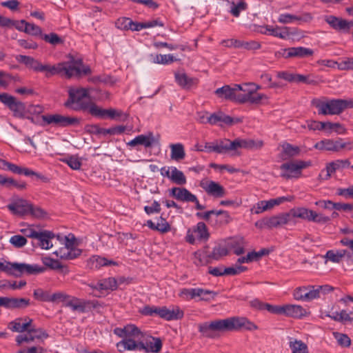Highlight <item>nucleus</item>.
Masks as SVG:
<instances>
[{
    "label": "nucleus",
    "mask_w": 353,
    "mask_h": 353,
    "mask_svg": "<svg viewBox=\"0 0 353 353\" xmlns=\"http://www.w3.org/2000/svg\"><path fill=\"white\" fill-rule=\"evenodd\" d=\"M252 331L258 329L256 325L244 317L234 316L211 322H205L198 325L201 335L207 338H215L218 332L238 330L241 329Z\"/></svg>",
    "instance_id": "nucleus-1"
},
{
    "label": "nucleus",
    "mask_w": 353,
    "mask_h": 353,
    "mask_svg": "<svg viewBox=\"0 0 353 353\" xmlns=\"http://www.w3.org/2000/svg\"><path fill=\"white\" fill-rule=\"evenodd\" d=\"M312 104L319 114L339 115L345 109L353 108V99H315Z\"/></svg>",
    "instance_id": "nucleus-2"
},
{
    "label": "nucleus",
    "mask_w": 353,
    "mask_h": 353,
    "mask_svg": "<svg viewBox=\"0 0 353 353\" xmlns=\"http://www.w3.org/2000/svg\"><path fill=\"white\" fill-rule=\"evenodd\" d=\"M117 347L120 352L139 350L145 353H158L162 348V341L159 338L148 336L145 341H134L129 339L124 342H119Z\"/></svg>",
    "instance_id": "nucleus-3"
},
{
    "label": "nucleus",
    "mask_w": 353,
    "mask_h": 353,
    "mask_svg": "<svg viewBox=\"0 0 353 353\" xmlns=\"http://www.w3.org/2000/svg\"><path fill=\"white\" fill-rule=\"evenodd\" d=\"M68 99L65 103L66 107L74 110H88L90 112L92 103L90 102L88 92L83 88H71L68 90Z\"/></svg>",
    "instance_id": "nucleus-4"
},
{
    "label": "nucleus",
    "mask_w": 353,
    "mask_h": 353,
    "mask_svg": "<svg viewBox=\"0 0 353 353\" xmlns=\"http://www.w3.org/2000/svg\"><path fill=\"white\" fill-rule=\"evenodd\" d=\"M0 270L14 276H21L22 274H36L44 272L45 268L38 265L26 263H10L8 261L0 262Z\"/></svg>",
    "instance_id": "nucleus-5"
},
{
    "label": "nucleus",
    "mask_w": 353,
    "mask_h": 353,
    "mask_svg": "<svg viewBox=\"0 0 353 353\" xmlns=\"http://www.w3.org/2000/svg\"><path fill=\"white\" fill-rule=\"evenodd\" d=\"M52 303H62L63 306L70 307L72 311L85 312V302L77 297L69 295L64 292L58 291L52 294Z\"/></svg>",
    "instance_id": "nucleus-6"
},
{
    "label": "nucleus",
    "mask_w": 353,
    "mask_h": 353,
    "mask_svg": "<svg viewBox=\"0 0 353 353\" xmlns=\"http://www.w3.org/2000/svg\"><path fill=\"white\" fill-rule=\"evenodd\" d=\"M292 216L291 211L289 212L281 213L270 217H264L255 222L254 225L260 230L265 228L272 229L281 227L288 224L292 221Z\"/></svg>",
    "instance_id": "nucleus-7"
},
{
    "label": "nucleus",
    "mask_w": 353,
    "mask_h": 353,
    "mask_svg": "<svg viewBox=\"0 0 353 353\" xmlns=\"http://www.w3.org/2000/svg\"><path fill=\"white\" fill-rule=\"evenodd\" d=\"M312 165L310 161H305L297 160L283 163L280 166L281 176L286 179L299 178L301 174V170Z\"/></svg>",
    "instance_id": "nucleus-8"
},
{
    "label": "nucleus",
    "mask_w": 353,
    "mask_h": 353,
    "mask_svg": "<svg viewBox=\"0 0 353 353\" xmlns=\"http://www.w3.org/2000/svg\"><path fill=\"white\" fill-rule=\"evenodd\" d=\"M290 211L292 218H299L319 224H325L330 221L329 216L306 208H292Z\"/></svg>",
    "instance_id": "nucleus-9"
},
{
    "label": "nucleus",
    "mask_w": 353,
    "mask_h": 353,
    "mask_svg": "<svg viewBox=\"0 0 353 353\" xmlns=\"http://www.w3.org/2000/svg\"><path fill=\"white\" fill-rule=\"evenodd\" d=\"M43 125H53L55 127L65 128L75 126L79 124L80 121L77 117L63 116L59 114H45L41 116Z\"/></svg>",
    "instance_id": "nucleus-10"
},
{
    "label": "nucleus",
    "mask_w": 353,
    "mask_h": 353,
    "mask_svg": "<svg viewBox=\"0 0 353 353\" xmlns=\"http://www.w3.org/2000/svg\"><path fill=\"white\" fill-rule=\"evenodd\" d=\"M225 143L226 152L230 151H236L239 148L259 149L263 145L262 141H254L253 139H236L233 141H230V139H225Z\"/></svg>",
    "instance_id": "nucleus-11"
},
{
    "label": "nucleus",
    "mask_w": 353,
    "mask_h": 353,
    "mask_svg": "<svg viewBox=\"0 0 353 353\" xmlns=\"http://www.w3.org/2000/svg\"><path fill=\"white\" fill-rule=\"evenodd\" d=\"M59 68H60V74H64L68 78L90 72V68L83 66L80 61L59 63Z\"/></svg>",
    "instance_id": "nucleus-12"
},
{
    "label": "nucleus",
    "mask_w": 353,
    "mask_h": 353,
    "mask_svg": "<svg viewBox=\"0 0 353 353\" xmlns=\"http://www.w3.org/2000/svg\"><path fill=\"white\" fill-rule=\"evenodd\" d=\"M208 121L210 125H218L223 127L224 125H232L235 123H241L243 120L241 118H232L221 111H218L210 114Z\"/></svg>",
    "instance_id": "nucleus-13"
},
{
    "label": "nucleus",
    "mask_w": 353,
    "mask_h": 353,
    "mask_svg": "<svg viewBox=\"0 0 353 353\" xmlns=\"http://www.w3.org/2000/svg\"><path fill=\"white\" fill-rule=\"evenodd\" d=\"M268 97L266 94L252 91L251 90H244V94H240V97L237 99L239 103H250L251 105H259L263 103V101H267Z\"/></svg>",
    "instance_id": "nucleus-14"
},
{
    "label": "nucleus",
    "mask_w": 353,
    "mask_h": 353,
    "mask_svg": "<svg viewBox=\"0 0 353 353\" xmlns=\"http://www.w3.org/2000/svg\"><path fill=\"white\" fill-rule=\"evenodd\" d=\"M324 21L334 30L338 32L348 33L353 22L348 21L334 15L324 16Z\"/></svg>",
    "instance_id": "nucleus-15"
},
{
    "label": "nucleus",
    "mask_w": 353,
    "mask_h": 353,
    "mask_svg": "<svg viewBox=\"0 0 353 353\" xmlns=\"http://www.w3.org/2000/svg\"><path fill=\"white\" fill-rule=\"evenodd\" d=\"M195 149L199 152L226 153L225 139L216 140L213 142H205L204 144L196 143Z\"/></svg>",
    "instance_id": "nucleus-16"
},
{
    "label": "nucleus",
    "mask_w": 353,
    "mask_h": 353,
    "mask_svg": "<svg viewBox=\"0 0 353 353\" xmlns=\"http://www.w3.org/2000/svg\"><path fill=\"white\" fill-rule=\"evenodd\" d=\"M90 114H92V116L101 119L105 117L115 119L117 117H123V118L122 119L123 121L125 120V119L128 117L127 114H123L121 111H118L112 108L103 109L95 104H92V105L90 107Z\"/></svg>",
    "instance_id": "nucleus-17"
},
{
    "label": "nucleus",
    "mask_w": 353,
    "mask_h": 353,
    "mask_svg": "<svg viewBox=\"0 0 353 353\" xmlns=\"http://www.w3.org/2000/svg\"><path fill=\"white\" fill-rule=\"evenodd\" d=\"M200 185L208 195L213 197L221 198L226 194L225 188L214 181H201Z\"/></svg>",
    "instance_id": "nucleus-18"
},
{
    "label": "nucleus",
    "mask_w": 353,
    "mask_h": 353,
    "mask_svg": "<svg viewBox=\"0 0 353 353\" xmlns=\"http://www.w3.org/2000/svg\"><path fill=\"white\" fill-rule=\"evenodd\" d=\"M283 50L282 56L285 59L289 58H299L303 59L307 57L312 56L314 51L307 48L299 46L285 48Z\"/></svg>",
    "instance_id": "nucleus-19"
},
{
    "label": "nucleus",
    "mask_w": 353,
    "mask_h": 353,
    "mask_svg": "<svg viewBox=\"0 0 353 353\" xmlns=\"http://www.w3.org/2000/svg\"><path fill=\"white\" fill-rule=\"evenodd\" d=\"M184 316V312L177 305H172L170 307H160L159 316L166 321L181 319Z\"/></svg>",
    "instance_id": "nucleus-20"
},
{
    "label": "nucleus",
    "mask_w": 353,
    "mask_h": 353,
    "mask_svg": "<svg viewBox=\"0 0 353 353\" xmlns=\"http://www.w3.org/2000/svg\"><path fill=\"white\" fill-rule=\"evenodd\" d=\"M14 214L24 216L29 214L30 203L25 199L17 198L7 205Z\"/></svg>",
    "instance_id": "nucleus-21"
},
{
    "label": "nucleus",
    "mask_w": 353,
    "mask_h": 353,
    "mask_svg": "<svg viewBox=\"0 0 353 353\" xmlns=\"http://www.w3.org/2000/svg\"><path fill=\"white\" fill-rule=\"evenodd\" d=\"M344 146L345 145L342 144V139H339L336 141H333L332 139L322 140L317 142L314 145V148L320 150L338 152L343 149Z\"/></svg>",
    "instance_id": "nucleus-22"
},
{
    "label": "nucleus",
    "mask_w": 353,
    "mask_h": 353,
    "mask_svg": "<svg viewBox=\"0 0 353 353\" xmlns=\"http://www.w3.org/2000/svg\"><path fill=\"white\" fill-rule=\"evenodd\" d=\"M170 195L176 200L183 202H191L196 201V195L192 194L185 188H172L170 190Z\"/></svg>",
    "instance_id": "nucleus-23"
},
{
    "label": "nucleus",
    "mask_w": 353,
    "mask_h": 353,
    "mask_svg": "<svg viewBox=\"0 0 353 353\" xmlns=\"http://www.w3.org/2000/svg\"><path fill=\"white\" fill-rule=\"evenodd\" d=\"M88 286L97 290H115L117 288V281L113 277L101 279L96 283H91Z\"/></svg>",
    "instance_id": "nucleus-24"
},
{
    "label": "nucleus",
    "mask_w": 353,
    "mask_h": 353,
    "mask_svg": "<svg viewBox=\"0 0 353 353\" xmlns=\"http://www.w3.org/2000/svg\"><path fill=\"white\" fill-rule=\"evenodd\" d=\"M32 320L29 317L18 318L8 324V328L12 332H23L32 326Z\"/></svg>",
    "instance_id": "nucleus-25"
},
{
    "label": "nucleus",
    "mask_w": 353,
    "mask_h": 353,
    "mask_svg": "<svg viewBox=\"0 0 353 353\" xmlns=\"http://www.w3.org/2000/svg\"><path fill=\"white\" fill-rule=\"evenodd\" d=\"M54 234L49 230L39 231L37 240L38 245L45 250H49L53 246L52 240L54 239Z\"/></svg>",
    "instance_id": "nucleus-26"
},
{
    "label": "nucleus",
    "mask_w": 353,
    "mask_h": 353,
    "mask_svg": "<svg viewBox=\"0 0 353 353\" xmlns=\"http://www.w3.org/2000/svg\"><path fill=\"white\" fill-rule=\"evenodd\" d=\"M154 142V137L152 132L148 135L140 134L128 142L126 144L130 147H135L138 145H143L145 148H150Z\"/></svg>",
    "instance_id": "nucleus-27"
},
{
    "label": "nucleus",
    "mask_w": 353,
    "mask_h": 353,
    "mask_svg": "<svg viewBox=\"0 0 353 353\" xmlns=\"http://www.w3.org/2000/svg\"><path fill=\"white\" fill-rule=\"evenodd\" d=\"M245 241L242 236H234L231 238L228 241V247L229 249L233 250L234 253L236 255H241L244 253Z\"/></svg>",
    "instance_id": "nucleus-28"
},
{
    "label": "nucleus",
    "mask_w": 353,
    "mask_h": 353,
    "mask_svg": "<svg viewBox=\"0 0 353 353\" xmlns=\"http://www.w3.org/2000/svg\"><path fill=\"white\" fill-rule=\"evenodd\" d=\"M174 78L178 85L185 89H189L192 85L197 83L196 79L189 77L185 72H175Z\"/></svg>",
    "instance_id": "nucleus-29"
},
{
    "label": "nucleus",
    "mask_w": 353,
    "mask_h": 353,
    "mask_svg": "<svg viewBox=\"0 0 353 353\" xmlns=\"http://www.w3.org/2000/svg\"><path fill=\"white\" fill-rule=\"evenodd\" d=\"M312 19V15L310 13H305L302 17L297 15L285 13L279 15L278 21L281 23H290L294 21H309Z\"/></svg>",
    "instance_id": "nucleus-30"
},
{
    "label": "nucleus",
    "mask_w": 353,
    "mask_h": 353,
    "mask_svg": "<svg viewBox=\"0 0 353 353\" xmlns=\"http://www.w3.org/2000/svg\"><path fill=\"white\" fill-rule=\"evenodd\" d=\"M214 93L219 97L224 98L236 103L237 99L240 97V94H234V89H232V88L228 85L216 89Z\"/></svg>",
    "instance_id": "nucleus-31"
},
{
    "label": "nucleus",
    "mask_w": 353,
    "mask_h": 353,
    "mask_svg": "<svg viewBox=\"0 0 353 353\" xmlns=\"http://www.w3.org/2000/svg\"><path fill=\"white\" fill-rule=\"evenodd\" d=\"M306 314V310L299 305H285L284 315L300 319Z\"/></svg>",
    "instance_id": "nucleus-32"
},
{
    "label": "nucleus",
    "mask_w": 353,
    "mask_h": 353,
    "mask_svg": "<svg viewBox=\"0 0 353 353\" xmlns=\"http://www.w3.org/2000/svg\"><path fill=\"white\" fill-rule=\"evenodd\" d=\"M34 72H43L46 77L60 74L59 63L57 65L42 64L39 61Z\"/></svg>",
    "instance_id": "nucleus-33"
},
{
    "label": "nucleus",
    "mask_w": 353,
    "mask_h": 353,
    "mask_svg": "<svg viewBox=\"0 0 353 353\" xmlns=\"http://www.w3.org/2000/svg\"><path fill=\"white\" fill-rule=\"evenodd\" d=\"M115 264L116 263L114 261H109L105 258L97 255L92 256L87 262V265L90 269H99L103 266Z\"/></svg>",
    "instance_id": "nucleus-34"
},
{
    "label": "nucleus",
    "mask_w": 353,
    "mask_h": 353,
    "mask_svg": "<svg viewBox=\"0 0 353 353\" xmlns=\"http://www.w3.org/2000/svg\"><path fill=\"white\" fill-rule=\"evenodd\" d=\"M54 254L62 259L72 260L80 256L81 250H69L68 248L63 246L54 251Z\"/></svg>",
    "instance_id": "nucleus-35"
},
{
    "label": "nucleus",
    "mask_w": 353,
    "mask_h": 353,
    "mask_svg": "<svg viewBox=\"0 0 353 353\" xmlns=\"http://www.w3.org/2000/svg\"><path fill=\"white\" fill-rule=\"evenodd\" d=\"M259 32L263 34H269L281 39H285L288 36V32L279 27L273 28L270 26L261 27Z\"/></svg>",
    "instance_id": "nucleus-36"
},
{
    "label": "nucleus",
    "mask_w": 353,
    "mask_h": 353,
    "mask_svg": "<svg viewBox=\"0 0 353 353\" xmlns=\"http://www.w3.org/2000/svg\"><path fill=\"white\" fill-rule=\"evenodd\" d=\"M126 338L123 339L121 342H124L127 340L131 339L134 341H140L143 334L140 330L132 324H129L125 326Z\"/></svg>",
    "instance_id": "nucleus-37"
},
{
    "label": "nucleus",
    "mask_w": 353,
    "mask_h": 353,
    "mask_svg": "<svg viewBox=\"0 0 353 353\" xmlns=\"http://www.w3.org/2000/svg\"><path fill=\"white\" fill-rule=\"evenodd\" d=\"M346 250H330L326 252L324 257L327 261H330L332 263H340L344 258L346 259Z\"/></svg>",
    "instance_id": "nucleus-38"
},
{
    "label": "nucleus",
    "mask_w": 353,
    "mask_h": 353,
    "mask_svg": "<svg viewBox=\"0 0 353 353\" xmlns=\"http://www.w3.org/2000/svg\"><path fill=\"white\" fill-rule=\"evenodd\" d=\"M43 263L52 270H61L63 274H68L69 270L68 267L63 265L58 260L51 257L46 256L42 258Z\"/></svg>",
    "instance_id": "nucleus-39"
},
{
    "label": "nucleus",
    "mask_w": 353,
    "mask_h": 353,
    "mask_svg": "<svg viewBox=\"0 0 353 353\" xmlns=\"http://www.w3.org/2000/svg\"><path fill=\"white\" fill-rule=\"evenodd\" d=\"M289 347L292 353H309L307 345L301 340L291 338Z\"/></svg>",
    "instance_id": "nucleus-40"
},
{
    "label": "nucleus",
    "mask_w": 353,
    "mask_h": 353,
    "mask_svg": "<svg viewBox=\"0 0 353 353\" xmlns=\"http://www.w3.org/2000/svg\"><path fill=\"white\" fill-rule=\"evenodd\" d=\"M8 170L14 174H23L27 176H36L39 178L41 177L40 174H39L36 172H34L32 170H30L27 168L20 167V166H19L16 164L12 163H10V164Z\"/></svg>",
    "instance_id": "nucleus-41"
},
{
    "label": "nucleus",
    "mask_w": 353,
    "mask_h": 353,
    "mask_svg": "<svg viewBox=\"0 0 353 353\" xmlns=\"http://www.w3.org/2000/svg\"><path fill=\"white\" fill-rule=\"evenodd\" d=\"M0 185H5L8 188L15 187L19 190L25 189L26 183L25 182H18L12 178H8L0 174Z\"/></svg>",
    "instance_id": "nucleus-42"
},
{
    "label": "nucleus",
    "mask_w": 353,
    "mask_h": 353,
    "mask_svg": "<svg viewBox=\"0 0 353 353\" xmlns=\"http://www.w3.org/2000/svg\"><path fill=\"white\" fill-rule=\"evenodd\" d=\"M195 294V299L199 298V301H209L213 299L217 293L210 290L197 288Z\"/></svg>",
    "instance_id": "nucleus-43"
},
{
    "label": "nucleus",
    "mask_w": 353,
    "mask_h": 353,
    "mask_svg": "<svg viewBox=\"0 0 353 353\" xmlns=\"http://www.w3.org/2000/svg\"><path fill=\"white\" fill-rule=\"evenodd\" d=\"M170 148L172 159L178 161L184 159L185 153L184 147L181 143L172 144Z\"/></svg>",
    "instance_id": "nucleus-44"
},
{
    "label": "nucleus",
    "mask_w": 353,
    "mask_h": 353,
    "mask_svg": "<svg viewBox=\"0 0 353 353\" xmlns=\"http://www.w3.org/2000/svg\"><path fill=\"white\" fill-rule=\"evenodd\" d=\"M30 305V299L25 298H10L8 309H23Z\"/></svg>",
    "instance_id": "nucleus-45"
},
{
    "label": "nucleus",
    "mask_w": 353,
    "mask_h": 353,
    "mask_svg": "<svg viewBox=\"0 0 353 353\" xmlns=\"http://www.w3.org/2000/svg\"><path fill=\"white\" fill-rule=\"evenodd\" d=\"M170 180L179 185H185L187 182L186 177L183 172L179 170L176 167L172 166Z\"/></svg>",
    "instance_id": "nucleus-46"
},
{
    "label": "nucleus",
    "mask_w": 353,
    "mask_h": 353,
    "mask_svg": "<svg viewBox=\"0 0 353 353\" xmlns=\"http://www.w3.org/2000/svg\"><path fill=\"white\" fill-rule=\"evenodd\" d=\"M16 60L21 63H23L29 68L35 71L39 61L32 57L19 54L16 56Z\"/></svg>",
    "instance_id": "nucleus-47"
},
{
    "label": "nucleus",
    "mask_w": 353,
    "mask_h": 353,
    "mask_svg": "<svg viewBox=\"0 0 353 353\" xmlns=\"http://www.w3.org/2000/svg\"><path fill=\"white\" fill-rule=\"evenodd\" d=\"M325 128L324 130L328 133L335 132L337 134H343L345 132L344 126L339 123H332V122H324Z\"/></svg>",
    "instance_id": "nucleus-48"
},
{
    "label": "nucleus",
    "mask_w": 353,
    "mask_h": 353,
    "mask_svg": "<svg viewBox=\"0 0 353 353\" xmlns=\"http://www.w3.org/2000/svg\"><path fill=\"white\" fill-rule=\"evenodd\" d=\"M228 254V250L227 248L218 245L212 249V252L208 255V257L216 261H219L223 256Z\"/></svg>",
    "instance_id": "nucleus-49"
},
{
    "label": "nucleus",
    "mask_w": 353,
    "mask_h": 353,
    "mask_svg": "<svg viewBox=\"0 0 353 353\" xmlns=\"http://www.w3.org/2000/svg\"><path fill=\"white\" fill-rule=\"evenodd\" d=\"M33 296L38 301L52 303V294L49 291L38 288L34 290Z\"/></svg>",
    "instance_id": "nucleus-50"
},
{
    "label": "nucleus",
    "mask_w": 353,
    "mask_h": 353,
    "mask_svg": "<svg viewBox=\"0 0 353 353\" xmlns=\"http://www.w3.org/2000/svg\"><path fill=\"white\" fill-rule=\"evenodd\" d=\"M328 316L339 322H351L353 320L345 310H343L341 312H333L331 314H329Z\"/></svg>",
    "instance_id": "nucleus-51"
},
{
    "label": "nucleus",
    "mask_w": 353,
    "mask_h": 353,
    "mask_svg": "<svg viewBox=\"0 0 353 353\" xmlns=\"http://www.w3.org/2000/svg\"><path fill=\"white\" fill-rule=\"evenodd\" d=\"M10 110L13 112V115L15 117L18 118H25V105L21 102L16 101L12 106H10Z\"/></svg>",
    "instance_id": "nucleus-52"
},
{
    "label": "nucleus",
    "mask_w": 353,
    "mask_h": 353,
    "mask_svg": "<svg viewBox=\"0 0 353 353\" xmlns=\"http://www.w3.org/2000/svg\"><path fill=\"white\" fill-rule=\"evenodd\" d=\"M340 243L343 246H345L348 248L346 250V260L347 261L353 262V239L349 238H343L340 240Z\"/></svg>",
    "instance_id": "nucleus-53"
},
{
    "label": "nucleus",
    "mask_w": 353,
    "mask_h": 353,
    "mask_svg": "<svg viewBox=\"0 0 353 353\" xmlns=\"http://www.w3.org/2000/svg\"><path fill=\"white\" fill-rule=\"evenodd\" d=\"M283 154L288 157H293L299 154L301 150L296 145H291L288 143H285L282 145Z\"/></svg>",
    "instance_id": "nucleus-54"
},
{
    "label": "nucleus",
    "mask_w": 353,
    "mask_h": 353,
    "mask_svg": "<svg viewBox=\"0 0 353 353\" xmlns=\"http://www.w3.org/2000/svg\"><path fill=\"white\" fill-rule=\"evenodd\" d=\"M194 232L196 234L198 239L201 240H207L209 238L207 226L203 222L197 223Z\"/></svg>",
    "instance_id": "nucleus-55"
},
{
    "label": "nucleus",
    "mask_w": 353,
    "mask_h": 353,
    "mask_svg": "<svg viewBox=\"0 0 353 353\" xmlns=\"http://www.w3.org/2000/svg\"><path fill=\"white\" fill-rule=\"evenodd\" d=\"M333 336L339 345L343 347H347L351 345V339L347 334L334 332H333Z\"/></svg>",
    "instance_id": "nucleus-56"
},
{
    "label": "nucleus",
    "mask_w": 353,
    "mask_h": 353,
    "mask_svg": "<svg viewBox=\"0 0 353 353\" xmlns=\"http://www.w3.org/2000/svg\"><path fill=\"white\" fill-rule=\"evenodd\" d=\"M273 208L272 204L271 203L270 200L269 201H259L254 207V214H259L265 211L269 210Z\"/></svg>",
    "instance_id": "nucleus-57"
},
{
    "label": "nucleus",
    "mask_w": 353,
    "mask_h": 353,
    "mask_svg": "<svg viewBox=\"0 0 353 353\" xmlns=\"http://www.w3.org/2000/svg\"><path fill=\"white\" fill-rule=\"evenodd\" d=\"M247 8L248 5L245 1H241L238 3L232 2L231 3L230 13L233 16L238 17L241 12L245 10Z\"/></svg>",
    "instance_id": "nucleus-58"
},
{
    "label": "nucleus",
    "mask_w": 353,
    "mask_h": 353,
    "mask_svg": "<svg viewBox=\"0 0 353 353\" xmlns=\"http://www.w3.org/2000/svg\"><path fill=\"white\" fill-rule=\"evenodd\" d=\"M25 332H26V333L19 334L16 337V342L18 345H21L23 343H30L34 341L32 332V326Z\"/></svg>",
    "instance_id": "nucleus-59"
},
{
    "label": "nucleus",
    "mask_w": 353,
    "mask_h": 353,
    "mask_svg": "<svg viewBox=\"0 0 353 353\" xmlns=\"http://www.w3.org/2000/svg\"><path fill=\"white\" fill-rule=\"evenodd\" d=\"M9 241L16 248H23L27 243L26 238L19 234L11 236Z\"/></svg>",
    "instance_id": "nucleus-60"
},
{
    "label": "nucleus",
    "mask_w": 353,
    "mask_h": 353,
    "mask_svg": "<svg viewBox=\"0 0 353 353\" xmlns=\"http://www.w3.org/2000/svg\"><path fill=\"white\" fill-rule=\"evenodd\" d=\"M304 295H305V301H310L313 299L319 298L318 290H316V288L314 285H309L306 287V292Z\"/></svg>",
    "instance_id": "nucleus-61"
},
{
    "label": "nucleus",
    "mask_w": 353,
    "mask_h": 353,
    "mask_svg": "<svg viewBox=\"0 0 353 353\" xmlns=\"http://www.w3.org/2000/svg\"><path fill=\"white\" fill-rule=\"evenodd\" d=\"M261 48L260 42L256 41H241V48L245 49L247 50H256Z\"/></svg>",
    "instance_id": "nucleus-62"
},
{
    "label": "nucleus",
    "mask_w": 353,
    "mask_h": 353,
    "mask_svg": "<svg viewBox=\"0 0 353 353\" xmlns=\"http://www.w3.org/2000/svg\"><path fill=\"white\" fill-rule=\"evenodd\" d=\"M63 162H65L69 167H70L73 170H79L81 166V160L75 156H70L63 160Z\"/></svg>",
    "instance_id": "nucleus-63"
},
{
    "label": "nucleus",
    "mask_w": 353,
    "mask_h": 353,
    "mask_svg": "<svg viewBox=\"0 0 353 353\" xmlns=\"http://www.w3.org/2000/svg\"><path fill=\"white\" fill-rule=\"evenodd\" d=\"M338 68L341 70H353V57L342 59L338 63Z\"/></svg>",
    "instance_id": "nucleus-64"
}]
</instances>
